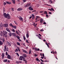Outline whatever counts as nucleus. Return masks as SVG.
I'll return each mask as SVG.
<instances>
[{"mask_svg": "<svg viewBox=\"0 0 64 64\" xmlns=\"http://www.w3.org/2000/svg\"><path fill=\"white\" fill-rule=\"evenodd\" d=\"M3 26L4 27H8V24H3L1 23L0 24V29H2L3 28Z\"/></svg>", "mask_w": 64, "mask_h": 64, "instance_id": "1", "label": "nucleus"}, {"mask_svg": "<svg viewBox=\"0 0 64 64\" xmlns=\"http://www.w3.org/2000/svg\"><path fill=\"white\" fill-rule=\"evenodd\" d=\"M4 17H5V18H7V17L8 18V19H10V16L9 14H6V13H4Z\"/></svg>", "mask_w": 64, "mask_h": 64, "instance_id": "2", "label": "nucleus"}, {"mask_svg": "<svg viewBox=\"0 0 64 64\" xmlns=\"http://www.w3.org/2000/svg\"><path fill=\"white\" fill-rule=\"evenodd\" d=\"M6 47H7V46L6 45L4 46V52L6 51V50L7 51H8V48L7 47L6 49Z\"/></svg>", "mask_w": 64, "mask_h": 64, "instance_id": "3", "label": "nucleus"}, {"mask_svg": "<svg viewBox=\"0 0 64 64\" xmlns=\"http://www.w3.org/2000/svg\"><path fill=\"white\" fill-rule=\"evenodd\" d=\"M7 33H8V32H7L6 31H3V34L4 35H5V37H7V35H6V36H5V34H7Z\"/></svg>", "mask_w": 64, "mask_h": 64, "instance_id": "4", "label": "nucleus"}, {"mask_svg": "<svg viewBox=\"0 0 64 64\" xmlns=\"http://www.w3.org/2000/svg\"><path fill=\"white\" fill-rule=\"evenodd\" d=\"M22 59H24V57H23V56H20V58L19 59L20 60H22Z\"/></svg>", "mask_w": 64, "mask_h": 64, "instance_id": "5", "label": "nucleus"}, {"mask_svg": "<svg viewBox=\"0 0 64 64\" xmlns=\"http://www.w3.org/2000/svg\"><path fill=\"white\" fill-rule=\"evenodd\" d=\"M31 5V4L30 3H28L24 7H28V6H29L30 5Z\"/></svg>", "mask_w": 64, "mask_h": 64, "instance_id": "6", "label": "nucleus"}, {"mask_svg": "<svg viewBox=\"0 0 64 64\" xmlns=\"http://www.w3.org/2000/svg\"><path fill=\"white\" fill-rule=\"evenodd\" d=\"M6 30L7 31H8V32H11L10 30L9 29V28H6Z\"/></svg>", "mask_w": 64, "mask_h": 64, "instance_id": "7", "label": "nucleus"}, {"mask_svg": "<svg viewBox=\"0 0 64 64\" xmlns=\"http://www.w3.org/2000/svg\"><path fill=\"white\" fill-rule=\"evenodd\" d=\"M23 52H24V53H26V54H28V52H27V51L26 50H22Z\"/></svg>", "mask_w": 64, "mask_h": 64, "instance_id": "8", "label": "nucleus"}, {"mask_svg": "<svg viewBox=\"0 0 64 64\" xmlns=\"http://www.w3.org/2000/svg\"><path fill=\"white\" fill-rule=\"evenodd\" d=\"M7 58H8V59H11V57H10V56L9 54L8 55V56H7Z\"/></svg>", "mask_w": 64, "mask_h": 64, "instance_id": "9", "label": "nucleus"}, {"mask_svg": "<svg viewBox=\"0 0 64 64\" xmlns=\"http://www.w3.org/2000/svg\"><path fill=\"white\" fill-rule=\"evenodd\" d=\"M23 10V9L21 8H18L17 10L18 11H21V10Z\"/></svg>", "mask_w": 64, "mask_h": 64, "instance_id": "10", "label": "nucleus"}, {"mask_svg": "<svg viewBox=\"0 0 64 64\" xmlns=\"http://www.w3.org/2000/svg\"><path fill=\"white\" fill-rule=\"evenodd\" d=\"M22 56L24 57H24L25 58H26V57H27V56L26 54H24Z\"/></svg>", "mask_w": 64, "mask_h": 64, "instance_id": "11", "label": "nucleus"}, {"mask_svg": "<svg viewBox=\"0 0 64 64\" xmlns=\"http://www.w3.org/2000/svg\"><path fill=\"white\" fill-rule=\"evenodd\" d=\"M26 38H28L29 37V34L28 33H27L26 34Z\"/></svg>", "mask_w": 64, "mask_h": 64, "instance_id": "12", "label": "nucleus"}, {"mask_svg": "<svg viewBox=\"0 0 64 64\" xmlns=\"http://www.w3.org/2000/svg\"><path fill=\"white\" fill-rule=\"evenodd\" d=\"M19 19L20 21H23V18L21 17L19 18Z\"/></svg>", "mask_w": 64, "mask_h": 64, "instance_id": "13", "label": "nucleus"}, {"mask_svg": "<svg viewBox=\"0 0 64 64\" xmlns=\"http://www.w3.org/2000/svg\"><path fill=\"white\" fill-rule=\"evenodd\" d=\"M29 10H31V11H32V10H33V8H32L31 7H29Z\"/></svg>", "mask_w": 64, "mask_h": 64, "instance_id": "14", "label": "nucleus"}, {"mask_svg": "<svg viewBox=\"0 0 64 64\" xmlns=\"http://www.w3.org/2000/svg\"><path fill=\"white\" fill-rule=\"evenodd\" d=\"M2 59H3V58H4V54H2Z\"/></svg>", "mask_w": 64, "mask_h": 64, "instance_id": "15", "label": "nucleus"}, {"mask_svg": "<svg viewBox=\"0 0 64 64\" xmlns=\"http://www.w3.org/2000/svg\"><path fill=\"white\" fill-rule=\"evenodd\" d=\"M6 2L7 3V4H10L11 3V2Z\"/></svg>", "mask_w": 64, "mask_h": 64, "instance_id": "16", "label": "nucleus"}, {"mask_svg": "<svg viewBox=\"0 0 64 64\" xmlns=\"http://www.w3.org/2000/svg\"><path fill=\"white\" fill-rule=\"evenodd\" d=\"M12 27L13 28H14V29H16V28H17V26H12Z\"/></svg>", "mask_w": 64, "mask_h": 64, "instance_id": "17", "label": "nucleus"}, {"mask_svg": "<svg viewBox=\"0 0 64 64\" xmlns=\"http://www.w3.org/2000/svg\"><path fill=\"white\" fill-rule=\"evenodd\" d=\"M12 35L14 36H16V33H13L12 34Z\"/></svg>", "mask_w": 64, "mask_h": 64, "instance_id": "18", "label": "nucleus"}, {"mask_svg": "<svg viewBox=\"0 0 64 64\" xmlns=\"http://www.w3.org/2000/svg\"><path fill=\"white\" fill-rule=\"evenodd\" d=\"M48 3H52L53 2L51 0H50L48 1Z\"/></svg>", "mask_w": 64, "mask_h": 64, "instance_id": "19", "label": "nucleus"}, {"mask_svg": "<svg viewBox=\"0 0 64 64\" xmlns=\"http://www.w3.org/2000/svg\"><path fill=\"white\" fill-rule=\"evenodd\" d=\"M31 52H32V50H29L28 54H31Z\"/></svg>", "mask_w": 64, "mask_h": 64, "instance_id": "20", "label": "nucleus"}, {"mask_svg": "<svg viewBox=\"0 0 64 64\" xmlns=\"http://www.w3.org/2000/svg\"><path fill=\"white\" fill-rule=\"evenodd\" d=\"M3 45V42L0 40V45Z\"/></svg>", "mask_w": 64, "mask_h": 64, "instance_id": "21", "label": "nucleus"}, {"mask_svg": "<svg viewBox=\"0 0 64 64\" xmlns=\"http://www.w3.org/2000/svg\"><path fill=\"white\" fill-rule=\"evenodd\" d=\"M32 19H33L35 17V16H34V14H32Z\"/></svg>", "mask_w": 64, "mask_h": 64, "instance_id": "22", "label": "nucleus"}, {"mask_svg": "<svg viewBox=\"0 0 64 64\" xmlns=\"http://www.w3.org/2000/svg\"><path fill=\"white\" fill-rule=\"evenodd\" d=\"M43 19L42 18L40 20V23H42V22H43Z\"/></svg>", "mask_w": 64, "mask_h": 64, "instance_id": "23", "label": "nucleus"}, {"mask_svg": "<svg viewBox=\"0 0 64 64\" xmlns=\"http://www.w3.org/2000/svg\"><path fill=\"white\" fill-rule=\"evenodd\" d=\"M12 1L14 4H15V0H12Z\"/></svg>", "mask_w": 64, "mask_h": 64, "instance_id": "24", "label": "nucleus"}, {"mask_svg": "<svg viewBox=\"0 0 64 64\" xmlns=\"http://www.w3.org/2000/svg\"><path fill=\"white\" fill-rule=\"evenodd\" d=\"M2 40L3 41V42H5V39L4 38H3L2 39Z\"/></svg>", "mask_w": 64, "mask_h": 64, "instance_id": "25", "label": "nucleus"}, {"mask_svg": "<svg viewBox=\"0 0 64 64\" xmlns=\"http://www.w3.org/2000/svg\"><path fill=\"white\" fill-rule=\"evenodd\" d=\"M13 32H15V30L14 29H12L11 30Z\"/></svg>", "mask_w": 64, "mask_h": 64, "instance_id": "26", "label": "nucleus"}, {"mask_svg": "<svg viewBox=\"0 0 64 64\" xmlns=\"http://www.w3.org/2000/svg\"><path fill=\"white\" fill-rule=\"evenodd\" d=\"M4 62H7V59L4 60Z\"/></svg>", "mask_w": 64, "mask_h": 64, "instance_id": "27", "label": "nucleus"}, {"mask_svg": "<svg viewBox=\"0 0 64 64\" xmlns=\"http://www.w3.org/2000/svg\"><path fill=\"white\" fill-rule=\"evenodd\" d=\"M36 60H37V61H38V62H40V60H39V59L38 58H36Z\"/></svg>", "mask_w": 64, "mask_h": 64, "instance_id": "28", "label": "nucleus"}, {"mask_svg": "<svg viewBox=\"0 0 64 64\" xmlns=\"http://www.w3.org/2000/svg\"><path fill=\"white\" fill-rule=\"evenodd\" d=\"M17 44L18 45H19V46H20V43L18 42H17Z\"/></svg>", "mask_w": 64, "mask_h": 64, "instance_id": "29", "label": "nucleus"}, {"mask_svg": "<svg viewBox=\"0 0 64 64\" xmlns=\"http://www.w3.org/2000/svg\"><path fill=\"white\" fill-rule=\"evenodd\" d=\"M23 37H24V39L25 41L26 40V38H25V36H23Z\"/></svg>", "mask_w": 64, "mask_h": 64, "instance_id": "30", "label": "nucleus"}, {"mask_svg": "<svg viewBox=\"0 0 64 64\" xmlns=\"http://www.w3.org/2000/svg\"><path fill=\"white\" fill-rule=\"evenodd\" d=\"M44 14H47V12L46 11H45L44 12Z\"/></svg>", "mask_w": 64, "mask_h": 64, "instance_id": "31", "label": "nucleus"}, {"mask_svg": "<svg viewBox=\"0 0 64 64\" xmlns=\"http://www.w3.org/2000/svg\"><path fill=\"white\" fill-rule=\"evenodd\" d=\"M9 35L10 36H12V34H11V33L10 32L9 34Z\"/></svg>", "mask_w": 64, "mask_h": 64, "instance_id": "32", "label": "nucleus"}, {"mask_svg": "<svg viewBox=\"0 0 64 64\" xmlns=\"http://www.w3.org/2000/svg\"><path fill=\"white\" fill-rule=\"evenodd\" d=\"M10 26H12V27H13V25H12V24L11 23L10 24Z\"/></svg>", "mask_w": 64, "mask_h": 64, "instance_id": "33", "label": "nucleus"}, {"mask_svg": "<svg viewBox=\"0 0 64 64\" xmlns=\"http://www.w3.org/2000/svg\"><path fill=\"white\" fill-rule=\"evenodd\" d=\"M26 43H29V42H28V40H26Z\"/></svg>", "mask_w": 64, "mask_h": 64, "instance_id": "34", "label": "nucleus"}, {"mask_svg": "<svg viewBox=\"0 0 64 64\" xmlns=\"http://www.w3.org/2000/svg\"><path fill=\"white\" fill-rule=\"evenodd\" d=\"M38 37L40 39H41V37L40 36H39V35H38Z\"/></svg>", "mask_w": 64, "mask_h": 64, "instance_id": "35", "label": "nucleus"}, {"mask_svg": "<svg viewBox=\"0 0 64 64\" xmlns=\"http://www.w3.org/2000/svg\"><path fill=\"white\" fill-rule=\"evenodd\" d=\"M16 54L18 56H19V54H18V53H16Z\"/></svg>", "mask_w": 64, "mask_h": 64, "instance_id": "36", "label": "nucleus"}, {"mask_svg": "<svg viewBox=\"0 0 64 64\" xmlns=\"http://www.w3.org/2000/svg\"><path fill=\"white\" fill-rule=\"evenodd\" d=\"M51 10H52V11H54V9H53V8H51Z\"/></svg>", "mask_w": 64, "mask_h": 64, "instance_id": "37", "label": "nucleus"}, {"mask_svg": "<svg viewBox=\"0 0 64 64\" xmlns=\"http://www.w3.org/2000/svg\"><path fill=\"white\" fill-rule=\"evenodd\" d=\"M14 22L15 24H16V25H17V22H16V21H14Z\"/></svg>", "mask_w": 64, "mask_h": 64, "instance_id": "38", "label": "nucleus"}, {"mask_svg": "<svg viewBox=\"0 0 64 64\" xmlns=\"http://www.w3.org/2000/svg\"><path fill=\"white\" fill-rule=\"evenodd\" d=\"M18 50L17 49H16L15 52H18Z\"/></svg>", "mask_w": 64, "mask_h": 64, "instance_id": "39", "label": "nucleus"}, {"mask_svg": "<svg viewBox=\"0 0 64 64\" xmlns=\"http://www.w3.org/2000/svg\"><path fill=\"white\" fill-rule=\"evenodd\" d=\"M16 32L17 33V34H19V33H18V31H16Z\"/></svg>", "mask_w": 64, "mask_h": 64, "instance_id": "40", "label": "nucleus"}, {"mask_svg": "<svg viewBox=\"0 0 64 64\" xmlns=\"http://www.w3.org/2000/svg\"><path fill=\"white\" fill-rule=\"evenodd\" d=\"M8 44L10 46H11V44L10 43H9V42H8Z\"/></svg>", "mask_w": 64, "mask_h": 64, "instance_id": "41", "label": "nucleus"}, {"mask_svg": "<svg viewBox=\"0 0 64 64\" xmlns=\"http://www.w3.org/2000/svg\"><path fill=\"white\" fill-rule=\"evenodd\" d=\"M3 11H4V13L5 12V9L4 8Z\"/></svg>", "mask_w": 64, "mask_h": 64, "instance_id": "42", "label": "nucleus"}, {"mask_svg": "<svg viewBox=\"0 0 64 64\" xmlns=\"http://www.w3.org/2000/svg\"><path fill=\"white\" fill-rule=\"evenodd\" d=\"M46 44V45H47L48 47H49V45H48V44L47 43Z\"/></svg>", "mask_w": 64, "mask_h": 64, "instance_id": "43", "label": "nucleus"}, {"mask_svg": "<svg viewBox=\"0 0 64 64\" xmlns=\"http://www.w3.org/2000/svg\"><path fill=\"white\" fill-rule=\"evenodd\" d=\"M36 17L37 18H39L40 17L39 16H36Z\"/></svg>", "mask_w": 64, "mask_h": 64, "instance_id": "44", "label": "nucleus"}, {"mask_svg": "<svg viewBox=\"0 0 64 64\" xmlns=\"http://www.w3.org/2000/svg\"><path fill=\"white\" fill-rule=\"evenodd\" d=\"M49 14H52V13H51V12H48Z\"/></svg>", "mask_w": 64, "mask_h": 64, "instance_id": "45", "label": "nucleus"}, {"mask_svg": "<svg viewBox=\"0 0 64 64\" xmlns=\"http://www.w3.org/2000/svg\"><path fill=\"white\" fill-rule=\"evenodd\" d=\"M17 38L18 39L20 38V37H19V36H18Z\"/></svg>", "mask_w": 64, "mask_h": 64, "instance_id": "46", "label": "nucleus"}, {"mask_svg": "<svg viewBox=\"0 0 64 64\" xmlns=\"http://www.w3.org/2000/svg\"><path fill=\"white\" fill-rule=\"evenodd\" d=\"M23 1L24 2H26V0H23Z\"/></svg>", "mask_w": 64, "mask_h": 64, "instance_id": "47", "label": "nucleus"}, {"mask_svg": "<svg viewBox=\"0 0 64 64\" xmlns=\"http://www.w3.org/2000/svg\"><path fill=\"white\" fill-rule=\"evenodd\" d=\"M44 62H49V61L45 60L44 61Z\"/></svg>", "mask_w": 64, "mask_h": 64, "instance_id": "48", "label": "nucleus"}, {"mask_svg": "<svg viewBox=\"0 0 64 64\" xmlns=\"http://www.w3.org/2000/svg\"><path fill=\"white\" fill-rule=\"evenodd\" d=\"M17 49H18L19 51H20V49H19V48H18Z\"/></svg>", "mask_w": 64, "mask_h": 64, "instance_id": "49", "label": "nucleus"}, {"mask_svg": "<svg viewBox=\"0 0 64 64\" xmlns=\"http://www.w3.org/2000/svg\"><path fill=\"white\" fill-rule=\"evenodd\" d=\"M40 31H44V30L43 29H41L40 30Z\"/></svg>", "mask_w": 64, "mask_h": 64, "instance_id": "50", "label": "nucleus"}, {"mask_svg": "<svg viewBox=\"0 0 64 64\" xmlns=\"http://www.w3.org/2000/svg\"><path fill=\"white\" fill-rule=\"evenodd\" d=\"M4 5H5L6 4V2H4Z\"/></svg>", "mask_w": 64, "mask_h": 64, "instance_id": "51", "label": "nucleus"}, {"mask_svg": "<svg viewBox=\"0 0 64 64\" xmlns=\"http://www.w3.org/2000/svg\"><path fill=\"white\" fill-rule=\"evenodd\" d=\"M40 61H41L42 62H44L43 60H42V59H40Z\"/></svg>", "mask_w": 64, "mask_h": 64, "instance_id": "52", "label": "nucleus"}, {"mask_svg": "<svg viewBox=\"0 0 64 64\" xmlns=\"http://www.w3.org/2000/svg\"><path fill=\"white\" fill-rule=\"evenodd\" d=\"M12 11H14V8H12Z\"/></svg>", "mask_w": 64, "mask_h": 64, "instance_id": "53", "label": "nucleus"}, {"mask_svg": "<svg viewBox=\"0 0 64 64\" xmlns=\"http://www.w3.org/2000/svg\"><path fill=\"white\" fill-rule=\"evenodd\" d=\"M40 55L41 56H42V53H40Z\"/></svg>", "mask_w": 64, "mask_h": 64, "instance_id": "54", "label": "nucleus"}, {"mask_svg": "<svg viewBox=\"0 0 64 64\" xmlns=\"http://www.w3.org/2000/svg\"><path fill=\"white\" fill-rule=\"evenodd\" d=\"M46 16L47 17H48V14H46Z\"/></svg>", "mask_w": 64, "mask_h": 64, "instance_id": "55", "label": "nucleus"}, {"mask_svg": "<svg viewBox=\"0 0 64 64\" xmlns=\"http://www.w3.org/2000/svg\"><path fill=\"white\" fill-rule=\"evenodd\" d=\"M42 56L43 57H44V54H42Z\"/></svg>", "mask_w": 64, "mask_h": 64, "instance_id": "56", "label": "nucleus"}, {"mask_svg": "<svg viewBox=\"0 0 64 64\" xmlns=\"http://www.w3.org/2000/svg\"><path fill=\"white\" fill-rule=\"evenodd\" d=\"M48 10H50V11H51V9H50V8H49L48 9Z\"/></svg>", "mask_w": 64, "mask_h": 64, "instance_id": "57", "label": "nucleus"}, {"mask_svg": "<svg viewBox=\"0 0 64 64\" xmlns=\"http://www.w3.org/2000/svg\"><path fill=\"white\" fill-rule=\"evenodd\" d=\"M6 55H8V53H7V52H6Z\"/></svg>", "mask_w": 64, "mask_h": 64, "instance_id": "58", "label": "nucleus"}, {"mask_svg": "<svg viewBox=\"0 0 64 64\" xmlns=\"http://www.w3.org/2000/svg\"><path fill=\"white\" fill-rule=\"evenodd\" d=\"M38 35H39V36H41V34H38Z\"/></svg>", "mask_w": 64, "mask_h": 64, "instance_id": "59", "label": "nucleus"}, {"mask_svg": "<svg viewBox=\"0 0 64 64\" xmlns=\"http://www.w3.org/2000/svg\"><path fill=\"white\" fill-rule=\"evenodd\" d=\"M35 57H37V55L35 54Z\"/></svg>", "mask_w": 64, "mask_h": 64, "instance_id": "60", "label": "nucleus"}, {"mask_svg": "<svg viewBox=\"0 0 64 64\" xmlns=\"http://www.w3.org/2000/svg\"><path fill=\"white\" fill-rule=\"evenodd\" d=\"M35 50H36V51H38V50H37V48H35Z\"/></svg>", "mask_w": 64, "mask_h": 64, "instance_id": "61", "label": "nucleus"}, {"mask_svg": "<svg viewBox=\"0 0 64 64\" xmlns=\"http://www.w3.org/2000/svg\"><path fill=\"white\" fill-rule=\"evenodd\" d=\"M41 58L42 59H43L44 58H43V57L41 56Z\"/></svg>", "mask_w": 64, "mask_h": 64, "instance_id": "62", "label": "nucleus"}, {"mask_svg": "<svg viewBox=\"0 0 64 64\" xmlns=\"http://www.w3.org/2000/svg\"><path fill=\"white\" fill-rule=\"evenodd\" d=\"M44 64V63H43V62H41L40 63V64Z\"/></svg>", "mask_w": 64, "mask_h": 64, "instance_id": "63", "label": "nucleus"}, {"mask_svg": "<svg viewBox=\"0 0 64 64\" xmlns=\"http://www.w3.org/2000/svg\"><path fill=\"white\" fill-rule=\"evenodd\" d=\"M23 45H24V46H26L25 44H24V43L23 44Z\"/></svg>", "mask_w": 64, "mask_h": 64, "instance_id": "64", "label": "nucleus"}]
</instances>
